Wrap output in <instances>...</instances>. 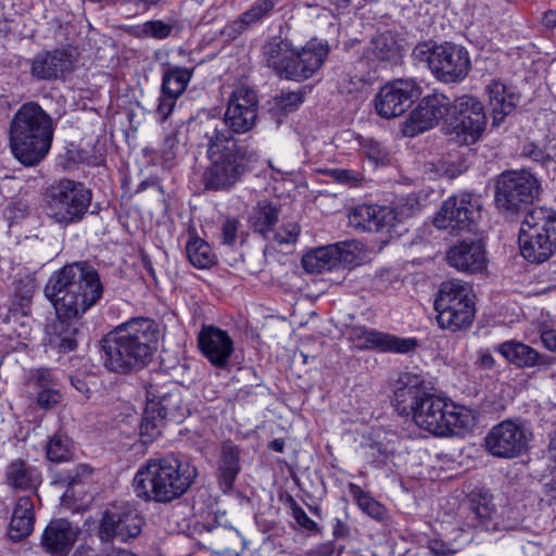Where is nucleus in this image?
Here are the masks:
<instances>
[{
	"label": "nucleus",
	"instance_id": "f257e3e1",
	"mask_svg": "<svg viewBox=\"0 0 556 556\" xmlns=\"http://www.w3.org/2000/svg\"><path fill=\"white\" fill-rule=\"evenodd\" d=\"M161 334L160 325L151 318L136 317L117 326L100 342L103 366L123 375L144 368L157 350Z\"/></svg>",
	"mask_w": 556,
	"mask_h": 556
},
{
	"label": "nucleus",
	"instance_id": "f03ea898",
	"mask_svg": "<svg viewBox=\"0 0 556 556\" xmlns=\"http://www.w3.org/2000/svg\"><path fill=\"white\" fill-rule=\"evenodd\" d=\"M55 313L63 321L80 318L103 294L98 271L85 262L65 265L52 274L45 288Z\"/></svg>",
	"mask_w": 556,
	"mask_h": 556
},
{
	"label": "nucleus",
	"instance_id": "7ed1b4c3",
	"mask_svg": "<svg viewBox=\"0 0 556 556\" xmlns=\"http://www.w3.org/2000/svg\"><path fill=\"white\" fill-rule=\"evenodd\" d=\"M203 137L207 140V157L211 162L203 175L206 189L227 190L241 180L248 170L253 154L240 144L223 124L208 118L202 124Z\"/></svg>",
	"mask_w": 556,
	"mask_h": 556
},
{
	"label": "nucleus",
	"instance_id": "20e7f679",
	"mask_svg": "<svg viewBox=\"0 0 556 556\" xmlns=\"http://www.w3.org/2000/svg\"><path fill=\"white\" fill-rule=\"evenodd\" d=\"M51 116L36 102L24 103L13 115L9 127V147L25 166L38 165L51 149Z\"/></svg>",
	"mask_w": 556,
	"mask_h": 556
},
{
	"label": "nucleus",
	"instance_id": "39448f33",
	"mask_svg": "<svg viewBox=\"0 0 556 556\" xmlns=\"http://www.w3.org/2000/svg\"><path fill=\"white\" fill-rule=\"evenodd\" d=\"M198 469L174 455L152 458L139 468L134 478L137 496L160 503L180 497L192 485Z\"/></svg>",
	"mask_w": 556,
	"mask_h": 556
},
{
	"label": "nucleus",
	"instance_id": "423d86ee",
	"mask_svg": "<svg viewBox=\"0 0 556 556\" xmlns=\"http://www.w3.org/2000/svg\"><path fill=\"white\" fill-rule=\"evenodd\" d=\"M518 242L527 261H547L556 251V212L545 206L529 210L521 222Z\"/></svg>",
	"mask_w": 556,
	"mask_h": 556
},
{
	"label": "nucleus",
	"instance_id": "0eeeda50",
	"mask_svg": "<svg viewBox=\"0 0 556 556\" xmlns=\"http://www.w3.org/2000/svg\"><path fill=\"white\" fill-rule=\"evenodd\" d=\"M413 420L417 427L435 437L462 435L473 425L469 409L433 394L419 405Z\"/></svg>",
	"mask_w": 556,
	"mask_h": 556
},
{
	"label": "nucleus",
	"instance_id": "6e6552de",
	"mask_svg": "<svg viewBox=\"0 0 556 556\" xmlns=\"http://www.w3.org/2000/svg\"><path fill=\"white\" fill-rule=\"evenodd\" d=\"M434 308L441 328L451 331L467 328L476 313L470 287L460 280L443 282L438 291Z\"/></svg>",
	"mask_w": 556,
	"mask_h": 556
},
{
	"label": "nucleus",
	"instance_id": "1a4fd4ad",
	"mask_svg": "<svg viewBox=\"0 0 556 556\" xmlns=\"http://www.w3.org/2000/svg\"><path fill=\"white\" fill-rule=\"evenodd\" d=\"M91 202V192L83 184L62 179L47 191V214L59 224L79 222Z\"/></svg>",
	"mask_w": 556,
	"mask_h": 556
},
{
	"label": "nucleus",
	"instance_id": "9d476101",
	"mask_svg": "<svg viewBox=\"0 0 556 556\" xmlns=\"http://www.w3.org/2000/svg\"><path fill=\"white\" fill-rule=\"evenodd\" d=\"M532 439L533 432L527 421L505 419L490 429L484 444L492 456L511 459L527 453Z\"/></svg>",
	"mask_w": 556,
	"mask_h": 556
},
{
	"label": "nucleus",
	"instance_id": "9b49d317",
	"mask_svg": "<svg viewBox=\"0 0 556 556\" xmlns=\"http://www.w3.org/2000/svg\"><path fill=\"white\" fill-rule=\"evenodd\" d=\"M450 134L462 144H472L481 137L486 123L482 103L470 96H463L450 104Z\"/></svg>",
	"mask_w": 556,
	"mask_h": 556
},
{
	"label": "nucleus",
	"instance_id": "f8f14e48",
	"mask_svg": "<svg viewBox=\"0 0 556 556\" xmlns=\"http://www.w3.org/2000/svg\"><path fill=\"white\" fill-rule=\"evenodd\" d=\"M481 204L471 193H460L447 198L433 218L438 229L451 233L471 231L480 218Z\"/></svg>",
	"mask_w": 556,
	"mask_h": 556
},
{
	"label": "nucleus",
	"instance_id": "ddd939ff",
	"mask_svg": "<svg viewBox=\"0 0 556 556\" xmlns=\"http://www.w3.org/2000/svg\"><path fill=\"white\" fill-rule=\"evenodd\" d=\"M143 525L142 515L131 504H114L102 514L99 536L102 542L118 540L126 543L139 536Z\"/></svg>",
	"mask_w": 556,
	"mask_h": 556
},
{
	"label": "nucleus",
	"instance_id": "4468645a",
	"mask_svg": "<svg viewBox=\"0 0 556 556\" xmlns=\"http://www.w3.org/2000/svg\"><path fill=\"white\" fill-rule=\"evenodd\" d=\"M540 182L530 173L509 172L501 176L496 186L495 202L504 211H519L538 199Z\"/></svg>",
	"mask_w": 556,
	"mask_h": 556
},
{
	"label": "nucleus",
	"instance_id": "2eb2a0df",
	"mask_svg": "<svg viewBox=\"0 0 556 556\" xmlns=\"http://www.w3.org/2000/svg\"><path fill=\"white\" fill-rule=\"evenodd\" d=\"M258 116V97L254 88L239 80L230 93L224 114L225 125L235 134L253 129Z\"/></svg>",
	"mask_w": 556,
	"mask_h": 556
},
{
	"label": "nucleus",
	"instance_id": "dca6fc26",
	"mask_svg": "<svg viewBox=\"0 0 556 556\" xmlns=\"http://www.w3.org/2000/svg\"><path fill=\"white\" fill-rule=\"evenodd\" d=\"M412 56L419 67L429 70H467L470 66L468 51L459 45L452 42L437 43L432 40L421 41L416 45Z\"/></svg>",
	"mask_w": 556,
	"mask_h": 556
},
{
	"label": "nucleus",
	"instance_id": "f3484780",
	"mask_svg": "<svg viewBox=\"0 0 556 556\" xmlns=\"http://www.w3.org/2000/svg\"><path fill=\"white\" fill-rule=\"evenodd\" d=\"M420 96V88L413 80L399 79L383 86L376 97V110L384 118L402 115Z\"/></svg>",
	"mask_w": 556,
	"mask_h": 556
},
{
	"label": "nucleus",
	"instance_id": "a211bd4d",
	"mask_svg": "<svg viewBox=\"0 0 556 556\" xmlns=\"http://www.w3.org/2000/svg\"><path fill=\"white\" fill-rule=\"evenodd\" d=\"M450 99L443 93L434 92L425 97L409 115V124L405 132L409 136L433 128L439 122L448 116Z\"/></svg>",
	"mask_w": 556,
	"mask_h": 556
},
{
	"label": "nucleus",
	"instance_id": "6ab92c4d",
	"mask_svg": "<svg viewBox=\"0 0 556 556\" xmlns=\"http://www.w3.org/2000/svg\"><path fill=\"white\" fill-rule=\"evenodd\" d=\"M428 395L424 379L419 375L402 372L394 384L392 403L400 415L413 418Z\"/></svg>",
	"mask_w": 556,
	"mask_h": 556
},
{
	"label": "nucleus",
	"instance_id": "aec40b11",
	"mask_svg": "<svg viewBox=\"0 0 556 556\" xmlns=\"http://www.w3.org/2000/svg\"><path fill=\"white\" fill-rule=\"evenodd\" d=\"M351 244L340 242L337 244L316 248L302 257L303 268L311 274H321L332 270L339 265H350L355 261Z\"/></svg>",
	"mask_w": 556,
	"mask_h": 556
},
{
	"label": "nucleus",
	"instance_id": "412c9836",
	"mask_svg": "<svg viewBox=\"0 0 556 556\" xmlns=\"http://www.w3.org/2000/svg\"><path fill=\"white\" fill-rule=\"evenodd\" d=\"M350 223L364 231L391 233L400 223V216L391 206L362 204L353 210Z\"/></svg>",
	"mask_w": 556,
	"mask_h": 556
},
{
	"label": "nucleus",
	"instance_id": "4be33fe9",
	"mask_svg": "<svg viewBox=\"0 0 556 556\" xmlns=\"http://www.w3.org/2000/svg\"><path fill=\"white\" fill-rule=\"evenodd\" d=\"M198 346L202 354L218 368H225L233 353V342L227 331L212 326H202L198 334Z\"/></svg>",
	"mask_w": 556,
	"mask_h": 556
},
{
	"label": "nucleus",
	"instance_id": "5701e85b",
	"mask_svg": "<svg viewBox=\"0 0 556 556\" xmlns=\"http://www.w3.org/2000/svg\"><path fill=\"white\" fill-rule=\"evenodd\" d=\"M446 261L451 267L464 273L476 274L486 268L484 247L475 240H464L451 247Z\"/></svg>",
	"mask_w": 556,
	"mask_h": 556
},
{
	"label": "nucleus",
	"instance_id": "b1692460",
	"mask_svg": "<svg viewBox=\"0 0 556 556\" xmlns=\"http://www.w3.org/2000/svg\"><path fill=\"white\" fill-rule=\"evenodd\" d=\"M497 351L509 363L520 368L536 367L539 370L549 368L556 358L540 353L530 345L522 342L510 340L498 345Z\"/></svg>",
	"mask_w": 556,
	"mask_h": 556
},
{
	"label": "nucleus",
	"instance_id": "393cba45",
	"mask_svg": "<svg viewBox=\"0 0 556 556\" xmlns=\"http://www.w3.org/2000/svg\"><path fill=\"white\" fill-rule=\"evenodd\" d=\"M76 534L66 519L52 520L42 533L41 544L52 556H67L76 541Z\"/></svg>",
	"mask_w": 556,
	"mask_h": 556
},
{
	"label": "nucleus",
	"instance_id": "a878e982",
	"mask_svg": "<svg viewBox=\"0 0 556 556\" xmlns=\"http://www.w3.org/2000/svg\"><path fill=\"white\" fill-rule=\"evenodd\" d=\"M147 402H153L157 406V413L165 419L180 421L190 413L189 406L182 400L181 391L177 387L160 394L151 386L147 390Z\"/></svg>",
	"mask_w": 556,
	"mask_h": 556
},
{
	"label": "nucleus",
	"instance_id": "bb28decb",
	"mask_svg": "<svg viewBox=\"0 0 556 556\" xmlns=\"http://www.w3.org/2000/svg\"><path fill=\"white\" fill-rule=\"evenodd\" d=\"M359 338L364 340L365 348L380 352L408 353L417 346V340L414 338H399L377 330L364 329Z\"/></svg>",
	"mask_w": 556,
	"mask_h": 556
},
{
	"label": "nucleus",
	"instance_id": "cd10ccee",
	"mask_svg": "<svg viewBox=\"0 0 556 556\" xmlns=\"http://www.w3.org/2000/svg\"><path fill=\"white\" fill-rule=\"evenodd\" d=\"M263 54L271 70H296V49L288 39L270 38L263 47Z\"/></svg>",
	"mask_w": 556,
	"mask_h": 556
},
{
	"label": "nucleus",
	"instance_id": "c85d7f7f",
	"mask_svg": "<svg viewBox=\"0 0 556 556\" xmlns=\"http://www.w3.org/2000/svg\"><path fill=\"white\" fill-rule=\"evenodd\" d=\"M240 470V448L229 441L225 442L222 446L216 472L218 485L224 493L233 489Z\"/></svg>",
	"mask_w": 556,
	"mask_h": 556
},
{
	"label": "nucleus",
	"instance_id": "c756f323",
	"mask_svg": "<svg viewBox=\"0 0 556 556\" xmlns=\"http://www.w3.org/2000/svg\"><path fill=\"white\" fill-rule=\"evenodd\" d=\"M40 481L39 470L23 459H14L5 468V482L13 489L31 490Z\"/></svg>",
	"mask_w": 556,
	"mask_h": 556
},
{
	"label": "nucleus",
	"instance_id": "7c9ffc66",
	"mask_svg": "<svg viewBox=\"0 0 556 556\" xmlns=\"http://www.w3.org/2000/svg\"><path fill=\"white\" fill-rule=\"evenodd\" d=\"M35 514L30 497L22 496L17 500L11 522L10 536L18 541L29 535L34 529Z\"/></svg>",
	"mask_w": 556,
	"mask_h": 556
},
{
	"label": "nucleus",
	"instance_id": "2f4dec72",
	"mask_svg": "<svg viewBox=\"0 0 556 556\" xmlns=\"http://www.w3.org/2000/svg\"><path fill=\"white\" fill-rule=\"evenodd\" d=\"M77 55V49L72 46L43 51L33 59L31 70H68Z\"/></svg>",
	"mask_w": 556,
	"mask_h": 556
},
{
	"label": "nucleus",
	"instance_id": "473e14b6",
	"mask_svg": "<svg viewBox=\"0 0 556 556\" xmlns=\"http://www.w3.org/2000/svg\"><path fill=\"white\" fill-rule=\"evenodd\" d=\"M330 52L326 40L312 38L301 48L296 49V68L319 70L325 64Z\"/></svg>",
	"mask_w": 556,
	"mask_h": 556
},
{
	"label": "nucleus",
	"instance_id": "72a5a7b5",
	"mask_svg": "<svg viewBox=\"0 0 556 556\" xmlns=\"http://www.w3.org/2000/svg\"><path fill=\"white\" fill-rule=\"evenodd\" d=\"M486 90L492 106L494 123H500L516 108L518 98L513 92H508L506 86L497 80L489 84Z\"/></svg>",
	"mask_w": 556,
	"mask_h": 556
},
{
	"label": "nucleus",
	"instance_id": "f704fd0d",
	"mask_svg": "<svg viewBox=\"0 0 556 556\" xmlns=\"http://www.w3.org/2000/svg\"><path fill=\"white\" fill-rule=\"evenodd\" d=\"M279 216V210L267 201H260L255 207H253L250 215V223L254 231L262 233L266 237L273 226L277 223Z\"/></svg>",
	"mask_w": 556,
	"mask_h": 556
},
{
	"label": "nucleus",
	"instance_id": "c9c22d12",
	"mask_svg": "<svg viewBox=\"0 0 556 556\" xmlns=\"http://www.w3.org/2000/svg\"><path fill=\"white\" fill-rule=\"evenodd\" d=\"M186 253L189 262L197 268H208L217 262L211 245L199 237H191L188 240Z\"/></svg>",
	"mask_w": 556,
	"mask_h": 556
},
{
	"label": "nucleus",
	"instance_id": "e433bc0d",
	"mask_svg": "<svg viewBox=\"0 0 556 556\" xmlns=\"http://www.w3.org/2000/svg\"><path fill=\"white\" fill-rule=\"evenodd\" d=\"M164 425L165 418L157 413V406L153 402H147L139 427L142 443L148 444L159 438Z\"/></svg>",
	"mask_w": 556,
	"mask_h": 556
},
{
	"label": "nucleus",
	"instance_id": "4c0bfd02",
	"mask_svg": "<svg viewBox=\"0 0 556 556\" xmlns=\"http://www.w3.org/2000/svg\"><path fill=\"white\" fill-rule=\"evenodd\" d=\"M349 489L354 501L364 513L376 520H382L384 518V507L375 498H372L367 492L363 491L361 486L354 483H350Z\"/></svg>",
	"mask_w": 556,
	"mask_h": 556
},
{
	"label": "nucleus",
	"instance_id": "58836bf2",
	"mask_svg": "<svg viewBox=\"0 0 556 556\" xmlns=\"http://www.w3.org/2000/svg\"><path fill=\"white\" fill-rule=\"evenodd\" d=\"M192 72H165L162 91L170 98H178L186 89Z\"/></svg>",
	"mask_w": 556,
	"mask_h": 556
},
{
	"label": "nucleus",
	"instance_id": "ea45409f",
	"mask_svg": "<svg viewBox=\"0 0 556 556\" xmlns=\"http://www.w3.org/2000/svg\"><path fill=\"white\" fill-rule=\"evenodd\" d=\"M469 509L479 525H484L494 513V505L488 493H473L470 498Z\"/></svg>",
	"mask_w": 556,
	"mask_h": 556
},
{
	"label": "nucleus",
	"instance_id": "a19ab883",
	"mask_svg": "<svg viewBox=\"0 0 556 556\" xmlns=\"http://www.w3.org/2000/svg\"><path fill=\"white\" fill-rule=\"evenodd\" d=\"M311 87H303L299 91H291L274 98V108L282 114L295 111L304 101Z\"/></svg>",
	"mask_w": 556,
	"mask_h": 556
},
{
	"label": "nucleus",
	"instance_id": "79ce46f5",
	"mask_svg": "<svg viewBox=\"0 0 556 556\" xmlns=\"http://www.w3.org/2000/svg\"><path fill=\"white\" fill-rule=\"evenodd\" d=\"M274 3L270 0H260L247 12L242 13L236 22L239 30L245 29L248 26L262 20L271 9Z\"/></svg>",
	"mask_w": 556,
	"mask_h": 556
},
{
	"label": "nucleus",
	"instance_id": "37998d69",
	"mask_svg": "<svg viewBox=\"0 0 556 556\" xmlns=\"http://www.w3.org/2000/svg\"><path fill=\"white\" fill-rule=\"evenodd\" d=\"M47 457L51 462H64L70 457V441L65 435H53L47 446Z\"/></svg>",
	"mask_w": 556,
	"mask_h": 556
},
{
	"label": "nucleus",
	"instance_id": "c03bdc74",
	"mask_svg": "<svg viewBox=\"0 0 556 556\" xmlns=\"http://www.w3.org/2000/svg\"><path fill=\"white\" fill-rule=\"evenodd\" d=\"M180 28L178 21L174 18H169L167 22L162 20L148 21L149 36L159 40L169 37L173 31L178 33Z\"/></svg>",
	"mask_w": 556,
	"mask_h": 556
},
{
	"label": "nucleus",
	"instance_id": "a18cd8bd",
	"mask_svg": "<svg viewBox=\"0 0 556 556\" xmlns=\"http://www.w3.org/2000/svg\"><path fill=\"white\" fill-rule=\"evenodd\" d=\"M301 228L296 223H287L273 233V240L278 244H292L296 242Z\"/></svg>",
	"mask_w": 556,
	"mask_h": 556
},
{
	"label": "nucleus",
	"instance_id": "49530a36",
	"mask_svg": "<svg viewBox=\"0 0 556 556\" xmlns=\"http://www.w3.org/2000/svg\"><path fill=\"white\" fill-rule=\"evenodd\" d=\"M362 148L369 160L375 163H383L388 157L386 148L374 139H365Z\"/></svg>",
	"mask_w": 556,
	"mask_h": 556
},
{
	"label": "nucleus",
	"instance_id": "de8ad7c7",
	"mask_svg": "<svg viewBox=\"0 0 556 556\" xmlns=\"http://www.w3.org/2000/svg\"><path fill=\"white\" fill-rule=\"evenodd\" d=\"M178 150L179 140L177 139V132L172 131L170 134L166 135L161 148V153L164 162H173L177 156Z\"/></svg>",
	"mask_w": 556,
	"mask_h": 556
},
{
	"label": "nucleus",
	"instance_id": "09e8293b",
	"mask_svg": "<svg viewBox=\"0 0 556 556\" xmlns=\"http://www.w3.org/2000/svg\"><path fill=\"white\" fill-rule=\"evenodd\" d=\"M62 395L55 388L42 389L38 392L37 403L41 408L50 409L61 402Z\"/></svg>",
	"mask_w": 556,
	"mask_h": 556
},
{
	"label": "nucleus",
	"instance_id": "8fccbe9b",
	"mask_svg": "<svg viewBox=\"0 0 556 556\" xmlns=\"http://www.w3.org/2000/svg\"><path fill=\"white\" fill-rule=\"evenodd\" d=\"M520 154L523 157L530 159L539 163H543L549 159L548 154L542 148H540L538 144L533 142L525 143L522 146Z\"/></svg>",
	"mask_w": 556,
	"mask_h": 556
},
{
	"label": "nucleus",
	"instance_id": "3c124183",
	"mask_svg": "<svg viewBox=\"0 0 556 556\" xmlns=\"http://www.w3.org/2000/svg\"><path fill=\"white\" fill-rule=\"evenodd\" d=\"M33 379L40 390L55 388L54 375L48 368L37 369L33 375Z\"/></svg>",
	"mask_w": 556,
	"mask_h": 556
},
{
	"label": "nucleus",
	"instance_id": "603ef678",
	"mask_svg": "<svg viewBox=\"0 0 556 556\" xmlns=\"http://www.w3.org/2000/svg\"><path fill=\"white\" fill-rule=\"evenodd\" d=\"M239 222L227 218L222 226V241L224 244L232 245L237 240Z\"/></svg>",
	"mask_w": 556,
	"mask_h": 556
},
{
	"label": "nucleus",
	"instance_id": "864d4df0",
	"mask_svg": "<svg viewBox=\"0 0 556 556\" xmlns=\"http://www.w3.org/2000/svg\"><path fill=\"white\" fill-rule=\"evenodd\" d=\"M366 81L367 80L365 79L364 75L355 74L350 76L349 80L346 78L342 80L341 89L348 93L361 91L365 87Z\"/></svg>",
	"mask_w": 556,
	"mask_h": 556
},
{
	"label": "nucleus",
	"instance_id": "5fc2aeb1",
	"mask_svg": "<svg viewBox=\"0 0 556 556\" xmlns=\"http://www.w3.org/2000/svg\"><path fill=\"white\" fill-rule=\"evenodd\" d=\"M388 36L384 34H381L372 39V45L375 46V53L377 54V58L382 60L389 58V52L393 48V42L388 43Z\"/></svg>",
	"mask_w": 556,
	"mask_h": 556
},
{
	"label": "nucleus",
	"instance_id": "6e6d98bb",
	"mask_svg": "<svg viewBox=\"0 0 556 556\" xmlns=\"http://www.w3.org/2000/svg\"><path fill=\"white\" fill-rule=\"evenodd\" d=\"M292 515L296 522L306 530L316 528V522L295 502L292 504Z\"/></svg>",
	"mask_w": 556,
	"mask_h": 556
},
{
	"label": "nucleus",
	"instance_id": "4d7b16f0",
	"mask_svg": "<svg viewBox=\"0 0 556 556\" xmlns=\"http://www.w3.org/2000/svg\"><path fill=\"white\" fill-rule=\"evenodd\" d=\"M330 175L336 181L348 186H354L358 180L357 175L349 169H332Z\"/></svg>",
	"mask_w": 556,
	"mask_h": 556
},
{
	"label": "nucleus",
	"instance_id": "13d9d810",
	"mask_svg": "<svg viewBox=\"0 0 556 556\" xmlns=\"http://www.w3.org/2000/svg\"><path fill=\"white\" fill-rule=\"evenodd\" d=\"M543 346L556 354V328H546L540 334Z\"/></svg>",
	"mask_w": 556,
	"mask_h": 556
},
{
	"label": "nucleus",
	"instance_id": "bf43d9fd",
	"mask_svg": "<svg viewBox=\"0 0 556 556\" xmlns=\"http://www.w3.org/2000/svg\"><path fill=\"white\" fill-rule=\"evenodd\" d=\"M34 293V283L30 279H26V281H20L15 287V294L21 296L22 302L28 303Z\"/></svg>",
	"mask_w": 556,
	"mask_h": 556
},
{
	"label": "nucleus",
	"instance_id": "052dcab7",
	"mask_svg": "<svg viewBox=\"0 0 556 556\" xmlns=\"http://www.w3.org/2000/svg\"><path fill=\"white\" fill-rule=\"evenodd\" d=\"M437 79L444 84H454L463 81L467 72H433Z\"/></svg>",
	"mask_w": 556,
	"mask_h": 556
},
{
	"label": "nucleus",
	"instance_id": "680f3d73",
	"mask_svg": "<svg viewBox=\"0 0 556 556\" xmlns=\"http://www.w3.org/2000/svg\"><path fill=\"white\" fill-rule=\"evenodd\" d=\"M176 98H170V96H165L162 93L160 98V102L157 105V112L162 116L163 119H166L172 113L175 105Z\"/></svg>",
	"mask_w": 556,
	"mask_h": 556
},
{
	"label": "nucleus",
	"instance_id": "e2e57ef3",
	"mask_svg": "<svg viewBox=\"0 0 556 556\" xmlns=\"http://www.w3.org/2000/svg\"><path fill=\"white\" fill-rule=\"evenodd\" d=\"M553 464L551 466L549 481L546 483L548 493L552 497L556 498V454L551 456Z\"/></svg>",
	"mask_w": 556,
	"mask_h": 556
},
{
	"label": "nucleus",
	"instance_id": "0e129e2a",
	"mask_svg": "<svg viewBox=\"0 0 556 556\" xmlns=\"http://www.w3.org/2000/svg\"><path fill=\"white\" fill-rule=\"evenodd\" d=\"M476 364L482 369H492L495 366V359L490 353L482 352Z\"/></svg>",
	"mask_w": 556,
	"mask_h": 556
},
{
	"label": "nucleus",
	"instance_id": "69168bd1",
	"mask_svg": "<svg viewBox=\"0 0 556 556\" xmlns=\"http://www.w3.org/2000/svg\"><path fill=\"white\" fill-rule=\"evenodd\" d=\"M430 548L432 549L433 553L444 556L455 552L454 549L450 548L445 543L440 541H432L430 543Z\"/></svg>",
	"mask_w": 556,
	"mask_h": 556
},
{
	"label": "nucleus",
	"instance_id": "338daca9",
	"mask_svg": "<svg viewBox=\"0 0 556 556\" xmlns=\"http://www.w3.org/2000/svg\"><path fill=\"white\" fill-rule=\"evenodd\" d=\"M128 33L136 37V38H140V39H143V38H148L150 37L149 36V33H148V22L141 24V25H137V26H134L131 27Z\"/></svg>",
	"mask_w": 556,
	"mask_h": 556
},
{
	"label": "nucleus",
	"instance_id": "774afa93",
	"mask_svg": "<svg viewBox=\"0 0 556 556\" xmlns=\"http://www.w3.org/2000/svg\"><path fill=\"white\" fill-rule=\"evenodd\" d=\"M350 533L348 526L341 521L340 519H337L334 526H333V534L337 538H345Z\"/></svg>",
	"mask_w": 556,
	"mask_h": 556
}]
</instances>
